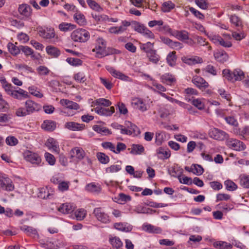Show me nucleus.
<instances>
[{"instance_id": "1", "label": "nucleus", "mask_w": 249, "mask_h": 249, "mask_svg": "<svg viewBox=\"0 0 249 249\" xmlns=\"http://www.w3.org/2000/svg\"><path fill=\"white\" fill-rule=\"evenodd\" d=\"M223 76L228 80L234 82L236 81H240L244 78V73L243 71L239 69H236L231 71L228 69L223 71Z\"/></svg>"}, {"instance_id": "2", "label": "nucleus", "mask_w": 249, "mask_h": 249, "mask_svg": "<svg viewBox=\"0 0 249 249\" xmlns=\"http://www.w3.org/2000/svg\"><path fill=\"white\" fill-rule=\"evenodd\" d=\"M71 37L75 42H85L89 39V34L84 29L76 30L71 33Z\"/></svg>"}, {"instance_id": "3", "label": "nucleus", "mask_w": 249, "mask_h": 249, "mask_svg": "<svg viewBox=\"0 0 249 249\" xmlns=\"http://www.w3.org/2000/svg\"><path fill=\"white\" fill-rule=\"evenodd\" d=\"M209 134L210 137L218 141L227 140L229 137L225 132L216 128L211 129Z\"/></svg>"}, {"instance_id": "4", "label": "nucleus", "mask_w": 249, "mask_h": 249, "mask_svg": "<svg viewBox=\"0 0 249 249\" xmlns=\"http://www.w3.org/2000/svg\"><path fill=\"white\" fill-rule=\"evenodd\" d=\"M96 50H98L96 54L99 57H102L110 54H116L119 53V51L112 48H107L98 46L96 47Z\"/></svg>"}, {"instance_id": "5", "label": "nucleus", "mask_w": 249, "mask_h": 249, "mask_svg": "<svg viewBox=\"0 0 249 249\" xmlns=\"http://www.w3.org/2000/svg\"><path fill=\"white\" fill-rule=\"evenodd\" d=\"M93 213L96 218L104 223H108L110 222L109 216L102 211L101 208H96L94 209Z\"/></svg>"}, {"instance_id": "6", "label": "nucleus", "mask_w": 249, "mask_h": 249, "mask_svg": "<svg viewBox=\"0 0 249 249\" xmlns=\"http://www.w3.org/2000/svg\"><path fill=\"white\" fill-rule=\"evenodd\" d=\"M24 156L26 160L32 163L38 164L41 161V158L37 154L30 151L25 152Z\"/></svg>"}, {"instance_id": "7", "label": "nucleus", "mask_w": 249, "mask_h": 249, "mask_svg": "<svg viewBox=\"0 0 249 249\" xmlns=\"http://www.w3.org/2000/svg\"><path fill=\"white\" fill-rule=\"evenodd\" d=\"M228 145L236 151H241L245 148L243 142L236 139H231L227 141Z\"/></svg>"}, {"instance_id": "8", "label": "nucleus", "mask_w": 249, "mask_h": 249, "mask_svg": "<svg viewBox=\"0 0 249 249\" xmlns=\"http://www.w3.org/2000/svg\"><path fill=\"white\" fill-rule=\"evenodd\" d=\"M192 82L199 89L203 90L208 87L209 84L203 78L196 76L193 77Z\"/></svg>"}, {"instance_id": "9", "label": "nucleus", "mask_w": 249, "mask_h": 249, "mask_svg": "<svg viewBox=\"0 0 249 249\" xmlns=\"http://www.w3.org/2000/svg\"><path fill=\"white\" fill-rule=\"evenodd\" d=\"M0 186L2 189L8 191H12L14 188L10 179L8 178H0Z\"/></svg>"}, {"instance_id": "10", "label": "nucleus", "mask_w": 249, "mask_h": 249, "mask_svg": "<svg viewBox=\"0 0 249 249\" xmlns=\"http://www.w3.org/2000/svg\"><path fill=\"white\" fill-rule=\"evenodd\" d=\"M45 145L49 149H52L54 152L59 154L60 149L58 143L53 138H49L45 143Z\"/></svg>"}, {"instance_id": "11", "label": "nucleus", "mask_w": 249, "mask_h": 249, "mask_svg": "<svg viewBox=\"0 0 249 249\" xmlns=\"http://www.w3.org/2000/svg\"><path fill=\"white\" fill-rule=\"evenodd\" d=\"M17 89H18L15 90L14 89L11 93H9V94L15 98L20 100L22 99V98H26L28 97V95L27 91L19 88H17Z\"/></svg>"}, {"instance_id": "12", "label": "nucleus", "mask_w": 249, "mask_h": 249, "mask_svg": "<svg viewBox=\"0 0 249 249\" xmlns=\"http://www.w3.org/2000/svg\"><path fill=\"white\" fill-rule=\"evenodd\" d=\"M38 34L39 36L46 39L53 38L55 36L54 30L51 28L41 29L38 31Z\"/></svg>"}, {"instance_id": "13", "label": "nucleus", "mask_w": 249, "mask_h": 249, "mask_svg": "<svg viewBox=\"0 0 249 249\" xmlns=\"http://www.w3.org/2000/svg\"><path fill=\"white\" fill-rule=\"evenodd\" d=\"M95 111L100 115L110 116L115 112V108L113 107H110V108L97 107L95 108Z\"/></svg>"}, {"instance_id": "14", "label": "nucleus", "mask_w": 249, "mask_h": 249, "mask_svg": "<svg viewBox=\"0 0 249 249\" xmlns=\"http://www.w3.org/2000/svg\"><path fill=\"white\" fill-rule=\"evenodd\" d=\"M70 155L71 158H76L80 160L84 158L85 152L82 148L74 147L71 150Z\"/></svg>"}, {"instance_id": "15", "label": "nucleus", "mask_w": 249, "mask_h": 249, "mask_svg": "<svg viewBox=\"0 0 249 249\" xmlns=\"http://www.w3.org/2000/svg\"><path fill=\"white\" fill-rule=\"evenodd\" d=\"M173 36L182 42H185L188 39L189 33L185 30H176L173 32Z\"/></svg>"}, {"instance_id": "16", "label": "nucleus", "mask_w": 249, "mask_h": 249, "mask_svg": "<svg viewBox=\"0 0 249 249\" xmlns=\"http://www.w3.org/2000/svg\"><path fill=\"white\" fill-rule=\"evenodd\" d=\"M142 49L147 53V56L149 60L151 62L156 64L159 60V56L156 53V51L150 49V50H146L145 47H143Z\"/></svg>"}, {"instance_id": "17", "label": "nucleus", "mask_w": 249, "mask_h": 249, "mask_svg": "<svg viewBox=\"0 0 249 249\" xmlns=\"http://www.w3.org/2000/svg\"><path fill=\"white\" fill-rule=\"evenodd\" d=\"M84 124L73 122H67L65 124V128L73 131L81 130L84 128Z\"/></svg>"}, {"instance_id": "18", "label": "nucleus", "mask_w": 249, "mask_h": 249, "mask_svg": "<svg viewBox=\"0 0 249 249\" xmlns=\"http://www.w3.org/2000/svg\"><path fill=\"white\" fill-rule=\"evenodd\" d=\"M182 61L184 63L187 64L189 65H195L198 63H202V59L197 56H195L192 57H184L182 58Z\"/></svg>"}, {"instance_id": "19", "label": "nucleus", "mask_w": 249, "mask_h": 249, "mask_svg": "<svg viewBox=\"0 0 249 249\" xmlns=\"http://www.w3.org/2000/svg\"><path fill=\"white\" fill-rule=\"evenodd\" d=\"M18 11L20 15L23 16H30L32 14V9L27 4H22L19 5Z\"/></svg>"}, {"instance_id": "20", "label": "nucleus", "mask_w": 249, "mask_h": 249, "mask_svg": "<svg viewBox=\"0 0 249 249\" xmlns=\"http://www.w3.org/2000/svg\"><path fill=\"white\" fill-rule=\"evenodd\" d=\"M123 25L119 27H112L110 29V32L112 33L118 34L124 32L126 30L125 27L130 26V22L127 21H122Z\"/></svg>"}, {"instance_id": "21", "label": "nucleus", "mask_w": 249, "mask_h": 249, "mask_svg": "<svg viewBox=\"0 0 249 249\" xmlns=\"http://www.w3.org/2000/svg\"><path fill=\"white\" fill-rule=\"evenodd\" d=\"M43 129L48 131H53L56 128V123L51 120H45L42 124Z\"/></svg>"}, {"instance_id": "22", "label": "nucleus", "mask_w": 249, "mask_h": 249, "mask_svg": "<svg viewBox=\"0 0 249 249\" xmlns=\"http://www.w3.org/2000/svg\"><path fill=\"white\" fill-rule=\"evenodd\" d=\"M61 104L63 106H66L65 109H77L79 108V105L75 102L67 100L62 99L60 100Z\"/></svg>"}, {"instance_id": "23", "label": "nucleus", "mask_w": 249, "mask_h": 249, "mask_svg": "<svg viewBox=\"0 0 249 249\" xmlns=\"http://www.w3.org/2000/svg\"><path fill=\"white\" fill-rule=\"evenodd\" d=\"M215 59L221 63H224L229 58L228 54L224 51L216 53L214 54Z\"/></svg>"}, {"instance_id": "24", "label": "nucleus", "mask_w": 249, "mask_h": 249, "mask_svg": "<svg viewBox=\"0 0 249 249\" xmlns=\"http://www.w3.org/2000/svg\"><path fill=\"white\" fill-rule=\"evenodd\" d=\"M157 153L159 155V158L161 159H167L169 158L171 156L169 150H168L167 149H165L161 147L159 148L157 150Z\"/></svg>"}, {"instance_id": "25", "label": "nucleus", "mask_w": 249, "mask_h": 249, "mask_svg": "<svg viewBox=\"0 0 249 249\" xmlns=\"http://www.w3.org/2000/svg\"><path fill=\"white\" fill-rule=\"evenodd\" d=\"M46 50L47 53L53 57H57L60 54V50L55 47L48 46Z\"/></svg>"}, {"instance_id": "26", "label": "nucleus", "mask_w": 249, "mask_h": 249, "mask_svg": "<svg viewBox=\"0 0 249 249\" xmlns=\"http://www.w3.org/2000/svg\"><path fill=\"white\" fill-rule=\"evenodd\" d=\"M144 150L142 145L133 144L131 148L130 153L133 155H141Z\"/></svg>"}, {"instance_id": "27", "label": "nucleus", "mask_w": 249, "mask_h": 249, "mask_svg": "<svg viewBox=\"0 0 249 249\" xmlns=\"http://www.w3.org/2000/svg\"><path fill=\"white\" fill-rule=\"evenodd\" d=\"M20 229L29 236L35 235L37 233L36 229L27 225L21 226Z\"/></svg>"}, {"instance_id": "28", "label": "nucleus", "mask_w": 249, "mask_h": 249, "mask_svg": "<svg viewBox=\"0 0 249 249\" xmlns=\"http://www.w3.org/2000/svg\"><path fill=\"white\" fill-rule=\"evenodd\" d=\"M76 27V26L71 23L63 22L59 24V29L63 32L70 31Z\"/></svg>"}, {"instance_id": "29", "label": "nucleus", "mask_w": 249, "mask_h": 249, "mask_svg": "<svg viewBox=\"0 0 249 249\" xmlns=\"http://www.w3.org/2000/svg\"><path fill=\"white\" fill-rule=\"evenodd\" d=\"M143 230L150 233H160L161 229L160 227H155L151 225H147L143 227Z\"/></svg>"}, {"instance_id": "30", "label": "nucleus", "mask_w": 249, "mask_h": 249, "mask_svg": "<svg viewBox=\"0 0 249 249\" xmlns=\"http://www.w3.org/2000/svg\"><path fill=\"white\" fill-rule=\"evenodd\" d=\"M58 211L63 213H70L73 211L72 206L67 203L63 204L58 208Z\"/></svg>"}, {"instance_id": "31", "label": "nucleus", "mask_w": 249, "mask_h": 249, "mask_svg": "<svg viewBox=\"0 0 249 249\" xmlns=\"http://www.w3.org/2000/svg\"><path fill=\"white\" fill-rule=\"evenodd\" d=\"M230 21L238 28V30H240L243 27L242 20L239 17H231Z\"/></svg>"}, {"instance_id": "32", "label": "nucleus", "mask_w": 249, "mask_h": 249, "mask_svg": "<svg viewBox=\"0 0 249 249\" xmlns=\"http://www.w3.org/2000/svg\"><path fill=\"white\" fill-rule=\"evenodd\" d=\"M25 105L26 107V110L29 114L33 112L35 110H37V105L36 103L33 102L32 101H27L26 102Z\"/></svg>"}, {"instance_id": "33", "label": "nucleus", "mask_w": 249, "mask_h": 249, "mask_svg": "<svg viewBox=\"0 0 249 249\" xmlns=\"http://www.w3.org/2000/svg\"><path fill=\"white\" fill-rule=\"evenodd\" d=\"M7 48L9 52L14 55H16L20 53L19 46L18 47L12 43H8Z\"/></svg>"}, {"instance_id": "34", "label": "nucleus", "mask_w": 249, "mask_h": 249, "mask_svg": "<svg viewBox=\"0 0 249 249\" xmlns=\"http://www.w3.org/2000/svg\"><path fill=\"white\" fill-rule=\"evenodd\" d=\"M161 79L163 83L168 85H171L173 82H175V78L169 74H165L161 76Z\"/></svg>"}, {"instance_id": "35", "label": "nucleus", "mask_w": 249, "mask_h": 249, "mask_svg": "<svg viewBox=\"0 0 249 249\" xmlns=\"http://www.w3.org/2000/svg\"><path fill=\"white\" fill-rule=\"evenodd\" d=\"M96 156L98 160L102 164H107L110 160L109 157L104 153L98 152Z\"/></svg>"}, {"instance_id": "36", "label": "nucleus", "mask_w": 249, "mask_h": 249, "mask_svg": "<svg viewBox=\"0 0 249 249\" xmlns=\"http://www.w3.org/2000/svg\"><path fill=\"white\" fill-rule=\"evenodd\" d=\"M114 227L121 231L128 232L130 231L132 228L130 226H126V224L122 223H116L114 224Z\"/></svg>"}, {"instance_id": "37", "label": "nucleus", "mask_w": 249, "mask_h": 249, "mask_svg": "<svg viewBox=\"0 0 249 249\" xmlns=\"http://www.w3.org/2000/svg\"><path fill=\"white\" fill-rule=\"evenodd\" d=\"M191 171L194 174L199 176L203 173L204 169L200 165L193 164L191 166Z\"/></svg>"}, {"instance_id": "38", "label": "nucleus", "mask_w": 249, "mask_h": 249, "mask_svg": "<svg viewBox=\"0 0 249 249\" xmlns=\"http://www.w3.org/2000/svg\"><path fill=\"white\" fill-rule=\"evenodd\" d=\"M93 129L98 133L106 134H110V131L105 127H102L98 125H94L93 126Z\"/></svg>"}, {"instance_id": "39", "label": "nucleus", "mask_w": 249, "mask_h": 249, "mask_svg": "<svg viewBox=\"0 0 249 249\" xmlns=\"http://www.w3.org/2000/svg\"><path fill=\"white\" fill-rule=\"evenodd\" d=\"M86 189L90 192L99 193L101 191V187L94 183H91L86 186Z\"/></svg>"}, {"instance_id": "40", "label": "nucleus", "mask_w": 249, "mask_h": 249, "mask_svg": "<svg viewBox=\"0 0 249 249\" xmlns=\"http://www.w3.org/2000/svg\"><path fill=\"white\" fill-rule=\"evenodd\" d=\"M213 245L214 248L220 249H228L232 248L231 244H228L227 243L223 241L215 242Z\"/></svg>"}, {"instance_id": "41", "label": "nucleus", "mask_w": 249, "mask_h": 249, "mask_svg": "<svg viewBox=\"0 0 249 249\" xmlns=\"http://www.w3.org/2000/svg\"><path fill=\"white\" fill-rule=\"evenodd\" d=\"M130 25H131L135 31L140 33H142L145 28L144 26L140 24L139 23L135 21H132L130 22Z\"/></svg>"}, {"instance_id": "42", "label": "nucleus", "mask_w": 249, "mask_h": 249, "mask_svg": "<svg viewBox=\"0 0 249 249\" xmlns=\"http://www.w3.org/2000/svg\"><path fill=\"white\" fill-rule=\"evenodd\" d=\"M186 100L188 101L189 102H191V103L196 107L198 109L202 110L204 108V105L198 99H193L192 100L190 98L186 97L185 98Z\"/></svg>"}, {"instance_id": "43", "label": "nucleus", "mask_w": 249, "mask_h": 249, "mask_svg": "<svg viewBox=\"0 0 249 249\" xmlns=\"http://www.w3.org/2000/svg\"><path fill=\"white\" fill-rule=\"evenodd\" d=\"M175 7V4L170 1L164 2L161 7V10L164 12H168Z\"/></svg>"}, {"instance_id": "44", "label": "nucleus", "mask_w": 249, "mask_h": 249, "mask_svg": "<svg viewBox=\"0 0 249 249\" xmlns=\"http://www.w3.org/2000/svg\"><path fill=\"white\" fill-rule=\"evenodd\" d=\"M167 61L169 65L171 66H173L175 65V63L177 60V57L176 55V52H172L170 53L166 58Z\"/></svg>"}, {"instance_id": "45", "label": "nucleus", "mask_w": 249, "mask_h": 249, "mask_svg": "<svg viewBox=\"0 0 249 249\" xmlns=\"http://www.w3.org/2000/svg\"><path fill=\"white\" fill-rule=\"evenodd\" d=\"M133 104H134L137 107L142 111H144L147 110L145 105L140 99H136L134 100V102L133 103Z\"/></svg>"}, {"instance_id": "46", "label": "nucleus", "mask_w": 249, "mask_h": 249, "mask_svg": "<svg viewBox=\"0 0 249 249\" xmlns=\"http://www.w3.org/2000/svg\"><path fill=\"white\" fill-rule=\"evenodd\" d=\"M135 211L137 213H152L156 212L155 210L151 209L150 208H147L142 206H138L136 208Z\"/></svg>"}, {"instance_id": "47", "label": "nucleus", "mask_w": 249, "mask_h": 249, "mask_svg": "<svg viewBox=\"0 0 249 249\" xmlns=\"http://www.w3.org/2000/svg\"><path fill=\"white\" fill-rule=\"evenodd\" d=\"M95 105H102L104 107H108L111 104V102L106 99L100 98L95 100L94 103Z\"/></svg>"}, {"instance_id": "48", "label": "nucleus", "mask_w": 249, "mask_h": 249, "mask_svg": "<svg viewBox=\"0 0 249 249\" xmlns=\"http://www.w3.org/2000/svg\"><path fill=\"white\" fill-rule=\"evenodd\" d=\"M19 49L20 52L22 51L26 55H31L32 57H35V56L33 55V51L31 48L26 46H19Z\"/></svg>"}, {"instance_id": "49", "label": "nucleus", "mask_w": 249, "mask_h": 249, "mask_svg": "<svg viewBox=\"0 0 249 249\" xmlns=\"http://www.w3.org/2000/svg\"><path fill=\"white\" fill-rule=\"evenodd\" d=\"M110 242L114 248L118 249L121 247L123 243L119 238L115 237L110 239Z\"/></svg>"}, {"instance_id": "50", "label": "nucleus", "mask_w": 249, "mask_h": 249, "mask_svg": "<svg viewBox=\"0 0 249 249\" xmlns=\"http://www.w3.org/2000/svg\"><path fill=\"white\" fill-rule=\"evenodd\" d=\"M87 2L89 6L93 10L98 12L102 10L100 6L94 0H87Z\"/></svg>"}, {"instance_id": "51", "label": "nucleus", "mask_w": 249, "mask_h": 249, "mask_svg": "<svg viewBox=\"0 0 249 249\" xmlns=\"http://www.w3.org/2000/svg\"><path fill=\"white\" fill-rule=\"evenodd\" d=\"M66 61L70 65L73 66H79L82 64V61L78 58H67Z\"/></svg>"}, {"instance_id": "52", "label": "nucleus", "mask_w": 249, "mask_h": 249, "mask_svg": "<svg viewBox=\"0 0 249 249\" xmlns=\"http://www.w3.org/2000/svg\"><path fill=\"white\" fill-rule=\"evenodd\" d=\"M157 30L159 32H164V33H169L171 36H173V32L172 30L169 27L168 25H163L157 28Z\"/></svg>"}, {"instance_id": "53", "label": "nucleus", "mask_w": 249, "mask_h": 249, "mask_svg": "<svg viewBox=\"0 0 249 249\" xmlns=\"http://www.w3.org/2000/svg\"><path fill=\"white\" fill-rule=\"evenodd\" d=\"M86 214V211L84 209L77 210L75 212V216L78 220H81L84 219Z\"/></svg>"}, {"instance_id": "54", "label": "nucleus", "mask_w": 249, "mask_h": 249, "mask_svg": "<svg viewBox=\"0 0 249 249\" xmlns=\"http://www.w3.org/2000/svg\"><path fill=\"white\" fill-rule=\"evenodd\" d=\"M226 189L229 191H234L237 188V185L233 181L227 180L225 181Z\"/></svg>"}, {"instance_id": "55", "label": "nucleus", "mask_w": 249, "mask_h": 249, "mask_svg": "<svg viewBox=\"0 0 249 249\" xmlns=\"http://www.w3.org/2000/svg\"><path fill=\"white\" fill-rule=\"evenodd\" d=\"M164 134L161 131H158L156 133V142L158 145H160L163 141Z\"/></svg>"}, {"instance_id": "56", "label": "nucleus", "mask_w": 249, "mask_h": 249, "mask_svg": "<svg viewBox=\"0 0 249 249\" xmlns=\"http://www.w3.org/2000/svg\"><path fill=\"white\" fill-rule=\"evenodd\" d=\"M118 200L119 203H122L123 202H126L131 200V197L128 195H126L123 193L119 194Z\"/></svg>"}, {"instance_id": "57", "label": "nucleus", "mask_w": 249, "mask_h": 249, "mask_svg": "<svg viewBox=\"0 0 249 249\" xmlns=\"http://www.w3.org/2000/svg\"><path fill=\"white\" fill-rule=\"evenodd\" d=\"M121 169V167L119 165H112L110 167L106 169V173H114L119 171Z\"/></svg>"}, {"instance_id": "58", "label": "nucleus", "mask_w": 249, "mask_h": 249, "mask_svg": "<svg viewBox=\"0 0 249 249\" xmlns=\"http://www.w3.org/2000/svg\"><path fill=\"white\" fill-rule=\"evenodd\" d=\"M45 157L46 161L51 165L54 164L55 162V159L54 157L51 154L46 152L45 154Z\"/></svg>"}, {"instance_id": "59", "label": "nucleus", "mask_w": 249, "mask_h": 249, "mask_svg": "<svg viewBox=\"0 0 249 249\" xmlns=\"http://www.w3.org/2000/svg\"><path fill=\"white\" fill-rule=\"evenodd\" d=\"M6 143L8 145L14 146L18 143V140L14 136L8 137L6 139Z\"/></svg>"}, {"instance_id": "60", "label": "nucleus", "mask_w": 249, "mask_h": 249, "mask_svg": "<svg viewBox=\"0 0 249 249\" xmlns=\"http://www.w3.org/2000/svg\"><path fill=\"white\" fill-rule=\"evenodd\" d=\"M163 24V22L161 20H151V21H150L148 23V25L150 27H154L157 26V28L160 26H162Z\"/></svg>"}, {"instance_id": "61", "label": "nucleus", "mask_w": 249, "mask_h": 249, "mask_svg": "<svg viewBox=\"0 0 249 249\" xmlns=\"http://www.w3.org/2000/svg\"><path fill=\"white\" fill-rule=\"evenodd\" d=\"M52 195L47 192V195H46V189L44 188H42L40 190V192L38 195V196L42 199H46L47 198H50V196Z\"/></svg>"}, {"instance_id": "62", "label": "nucleus", "mask_w": 249, "mask_h": 249, "mask_svg": "<svg viewBox=\"0 0 249 249\" xmlns=\"http://www.w3.org/2000/svg\"><path fill=\"white\" fill-rule=\"evenodd\" d=\"M69 182L66 181H60L58 186L59 190L62 192L67 191L69 189Z\"/></svg>"}, {"instance_id": "63", "label": "nucleus", "mask_w": 249, "mask_h": 249, "mask_svg": "<svg viewBox=\"0 0 249 249\" xmlns=\"http://www.w3.org/2000/svg\"><path fill=\"white\" fill-rule=\"evenodd\" d=\"M74 79L80 83H84L85 81V75L81 72L75 74Z\"/></svg>"}, {"instance_id": "64", "label": "nucleus", "mask_w": 249, "mask_h": 249, "mask_svg": "<svg viewBox=\"0 0 249 249\" xmlns=\"http://www.w3.org/2000/svg\"><path fill=\"white\" fill-rule=\"evenodd\" d=\"M240 184L244 188H249V177H245L241 178Z\"/></svg>"}]
</instances>
